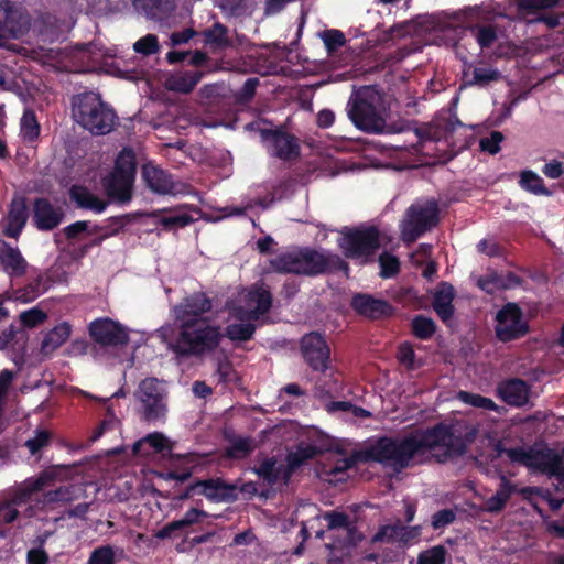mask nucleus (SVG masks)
Here are the masks:
<instances>
[{
    "mask_svg": "<svg viewBox=\"0 0 564 564\" xmlns=\"http://www.w3.org/2000/svg\"><path fill=\"white\" fill-rule=\"evenodd\" d=\"M462 424H440L431 430L416 431L404 437L381 438L372 447L373 458L395 470L421 463L424 455L438 447L453 449L458 447L463 438Z\"/></svg>",
    "mask_w": 564,
    "mask_h": 564,
    "instance_id": "nucleus-1",
    "label": "nucleus"
},
{
    "mask_svg": "<svg viewBox=\"0 0 564 564\" xmlns=\"http://www.w3.org/2000/svg\"><path fill=\"white\" fill-rule=\"evenodd\" d=\"M212 308L209 299L196 293L174 307L175 318L180 325V336L173 343V328L169 325L156 330L158 336L167 343L178 355H200L214 349L220 338L219 328L212 326L202 315Z\"/></svg>",
    "mask_w": 564,
    "mask_h": 564,
    "instance_id": "nucleus-2",
    "label": "nucleus"
},
{
    "mask_svg": "<svg viewBox=\"0 0 564 564\" xmlns=\"http://www.w3.org/2000/svg\"><path fill=\"white\" fill-rule=\"evenodd\" d=\"M55 476L54 470H44L37 476L15 482L0 492L1 538L7 535V524H11L20 518L30 519L35 517L40 503L68 502L74 499L69 487H61L57 490L46 492L42 500L33 501L35 495L54 484Z\"/></svg>",
    "mask_w": 564,
    "mask_h": 564,
    "instance_id": "nucleus-3",
    "label": "nucleus"
},
{
    "mask_svg": "<svg viewBox=\"0 0 564 564\" xmlns=\"http://www.w3.org/2000/svg\"><path fill=\"white\" fill-rule=\"evenodd\" d=\"M55 476L54 470H44L37 476L15 482L0 492L1 538L7 535V524H11L20 518L30 519L35 517L40 503L68 502L74 499L69 487H61L57 490L46 492L42 500L33 501L35 495L54 484Z\"/></svg>",
    "mask_w": 564,
    "mask_h": 564,
    "instance_id": "nucleus-4",
    "label": "nucleus"
},
{
    "mask_svg": "<svg viewBox=\"0 0 564 564\" xmlns=\"http://www.w3.org/2000/svg\"><path fill=\"white\" fill-rule=\"evenodd\" d=\"M272 305L271 293L262 285L242 290L230 304V323L226 335L230 340L246 341L256 330L254 322L267 314Z\"/></svg>",
    "mask_w": 564,
    "mask_h": 564,
    "instance_id": "nucleus-5",
    "label": "nucleus"
},
{
    "mask_svg": "<svg viewBox=\"0 0 564 564\" xmlns=\"http://www.w3.org/2000/svg\"><path fill=\"white\" fill-rule=\"evenodd\" d=\"M297 514L310 513L313 518L308 521H302V530L304 539L312 534L314 531L317 538L323 536V530L315 529V522L323 519L327 523V528L330 531H337L338 536L343 538L333 545H329L330 550H338L340 556L350 555V549L355 547L362 539L364 535L359 532L349 517L343 512L332 511L326 512L323 516L319 514L318 509L315 505H304L296 510Z\"/></svg>",
    "mask_w": 564,
    "mask_h": 564,
    "instance_id": "nucleus-6",
    "label": "nucleus"
},
{
    "mask_svg": "<svg viewBox=\"0 0 564 564\" xmlns=\"http://www.w3.org/2000/svg\"><path fill=\"white\" fill-rule=\"evenodd\" d=\"M383 101L373 87L358 89L349 99L347 113L354 124L366 132H382L384 128Z\"/></svg>",
    "mask_w": 564,
    "mask_h": 564,
    "instance_id": "nucleus-7",
    "label": "nucleus"
},
{
    "mask_svg": "<svg viewBox=\"0 0 564 564\" xmlns=\"http://www.w3.org/2000/svg\"><path fill=\"white\" fill-rule=\"evenodd\" d=\"M73 118L95 134H106L115 126L116 115L95 93L78 95L73 100Z\"/></svg>",
    "mask_w": 564,
    "mask_h": 564,
    "instance_id": "nucleus-8",
    "label": "nucleus"
},
{
    "mask_svg": "<svg viewBox=\"0 0 564 564\" xmlns=\"http://www.w3.org/2000/svg\"><path fill=\"white\" fill-rule=\"evenodd\" d=\"M135 175L134 154L123 149L115 164L113 171L102 178V186L112 199L126 203L131 199L132 186Z\"/></svg>",
    "mask_w": 564,
    "mask_h": 564,
    "instance_id": "nucleus-9",
    "label": "nucleus"
},
{
    "mask_svg": "<svg viewBox=\"0 0 564 564\" xmlns=\"http://www.w3.org/2000/svg\"><path fill=\"white\" fill-rule=\"evenodd\" d=\"M438 223V207L434 200L417 202L405 212L400 223L401 239L412 243Z\"/></svg>",
    "mask_w": 564,
    "mask_h": 564,
    "instance_id": "nucleus-10",
    "label": "nucleus"
},
{
    "mask_svg": "<svg viewBox=\"0 0 564 564\" xmlns=\"http://www.w3.org/2000/svg\"><path fill=\"white\" fill-rule=\"evenodd\" d=\"M271 267L285 273L317 274L325 270L327 262L323 254L310 249H299L283 252L274 257Z\"/></svg>",
    "mask_w": 564,
    "mask_h": 564,
    "instance_id": "nucleus-11",
    "label": "nucleus"
},
{
    "mask_svg": "<svg viewBox=\"0 0 564 564\" xmlns=\"http://www.w3.org/2000/svg\"><path fill=\"white\" fill-rule=\"evenodd\" d=\"M338 243L347 258L364 263L380 247V235L375 227L348 229L341 232Z\"/></svg>",
    "mask_w": 564,
    "mask_h": 564,
    "instance_id": "nucleus-12",
    "label": "nucleus"
},
{
    "mask_svg": "<svg viewBox=\"0 0 564 564\" xmlns=\"http://www.w3.org/2000/svg\"><path fill=\"white\" fill-rule=\"evenodd\" d=\"M506 454L512 462L531 468H541L564 480V451L557 455L551 451L540 453L532 449L510 448Z\"/></svg>",
    "mask_w": 564,
    "mask_h": 564,
    "instance_id": "nucleus-13",
    "label": "nucleus"
},
{
    "mask_svg": "<svg viewBox=\"0 0 564 564\" xmlns=\"http://www.w3.org/2000/svg\"><path fill=\"white\" fill-rule=\"evenodd\" d=\"M137 397L143 404L144 416L149 421H155L165 415L166 389L162 381L155 378H147L141 381Z\"/></svg>",
    "mask_w": 564,
    "mask_h": 564,
    "instance_id": "nucleus-14",
    "label": "nucleus"
},
{
    "mask_svg": "<svg viewBox=\"0 0 564 564\" xmlns=\"http://www.w3.org/2000/svg\"><path fill=\"white\" fill-rule=\"evenodd\" d=\"M261 139L270 155L283 161H291L300 155L296 138L281 130H263Z\"/></svg>",
    "mask_w": 564,
    "mask_h": 564,
    "instance_id": "nucleus-15",
    "label": "nucleus"
},
{
    "mask_svg": "<svg viewBox=\"0 0 564 564\" xmlns=\"http://www.w3.org/2000/svg\"><path fill=\"white\" fill-rule=\"evenodd\" d=\"M527 324L522 319L520 308L512 303L507 304L497 314L496 333L500 340L508 341L523 335Z\"/></svg>",
    "mask_w": 564,
    "mask_h": 564,
    "instance_id": "nucleus-16",
    "label": "nucleus"
},
{
    "mask_svg": "<svg viewBox=\"0 0 564 564\" xmlns=\"http://www.w3.org/2000/svg\"><path fill=\"white\" fill-rule=\"evenodd\" d=\"M90 336L101 345H123L129 340V330L108 317L97 318L89 324Z\"/></svg>",
    "mask_w": 564,
    "mask_h": 564,
    "instance_id": "nucleus-17",
    "label": "nucleus"
},
{
    "mask_svg": "<svg viewBox=\"0 0 564 564\" xmlns=\"http://www.w3.org/2000/svg\"><path fill=\"white\" fill-rule=\"evenodd\" d=\"M302 354L314 370L324 371L328 366L329 348L325 339L317 333H311L302 338Z\"/></svg>",
    "mask_w": 564,
    "mask_h": 564,
    "instance_id": "nucleus-18",
    "label": "nucleus"
},
{
    "mask_svg": "<svg viewBox=\"0 0 564 564\" xmlns=\"http://www.w3.org/2000/svg\"><path fill=\"white\" fill-rule=\"evenodd\" d=\"M192 489L198 490L200 495L214 502L234 501L237 499L238 492L243 490L235 484L225 482L220 478L197 481L192 486Z\"/></svg>",
    "mask_w": 564,
    "mask_h": 564,
    "instance_id": "nucleus-19",
    "label": "nucleus"
},
{
    "mask_svg": "<svg viewBox=\"0 0 564 564\" xmlns=\"http://www.w3.org/2000/svg\"><path fill=\"white\" fill-rule=\"evenodd\" d=\"M142 177L154 193L177 195L182 192V184L174 182L170 174L151 163L143 166Z\"/></svg>",
    "mask_w": 564,
    "mask_h": 564,
    "instance_id": "nucleus-20",
    "label": "nucleus"
},
{
    "mask_svg": "<svg viewBox=\"0 0 564 564\" xmlns=\"http://www.w3.org/2000/svg\"><path fill=\"white\" fill-rule=\"evenodd\" d=\"M421 535V527H405L397 521L394 524L382 525L373 535V542L408 544Z\"/></svg>",
    "mask_w": 564,
    "mask_h": 564,
    "instance_id": "nucleus-21",
    "label": "nucleus"
},
{
    "mask_svg": "<svg viewBox=\"0 0 564 564\" xmlns=\"http://www.w3.org/2000/svg\"><path fill=\"white\" fill-rule=\"evenodd\" d=\"M26 22L21 12L8 0L0 1V35L17 39L25 31Z\"/></svg>",
    "mask_w": 564,
    "mask_h": 564,
    "instance_id": "nucleus-22",
    "label": "nucleus"
},
{
    "mask_svg": "<svg viewBox=\"0 0 564 564\" xmlns=\"http://www.w3.org/2000/svg\"><path fill=\"white\" fill-rule=\"evenodd\" d=\"M351 305L359 314L371 319L381 318L391 313V306L386 301L367 294L354 296Z\"/></svg>",
    "mask_w": 564,
    "mask_h": 564,
    "instance_id": "nucleus-23",
    "label": "nucleus"
},
{
    "mask_svg": "<svg viewBox=\"0 0 564 564\" xmlns=\"http://www.w3.org/2000/svg\"><path fill=\"white\" fill-rule=\"evenodd\" d=\"M497 391L503 401L516 406L525 404L530 398L529 386L519 379H512L500 383Z\"/></svg>",
    "mask_w": 564,
    "mask_h": 564,
    "instance_id": "nucleus-24",
    "label": "nucleus"
},
{
    "mask_svg": "<svg viewBox=\"0 0 564 564\" xmlns=\"http://www.w3.org/2000/svg\"><path fill=\"white\" fill-rule=\"evenodd\" d=\"M0 264L10 276L23 275L28 267L19 249L2 240H0Z\"/></svg>",
    "mask_w": 564,
    "mask_h": 564,
    "instance_id": "nucleus-25",
    "label": "nucleus"
},
{
    "mask_svg": "<svg viewBox=\"0 0 564 564\" xmlns=\"http://www.w3.org/2000/svg\"><path fill=\"white\" fill-rule=\"evenodd\" d=\"M72 334V326L67 322L59 323L47 332L42 340L40 352L44 357H50L61 346H63Z\"/></svg>",
    "mask_w": 564,
    "mask_h": 564,
    "instance_id": "nucleus-26",
    "label": "nucleus"
},
{
    "mask_svg": "<svg viewBox=\"0 0 564 564\" xmlns=\"http://www.w3.org/2000/svg\"><path fill=\"white\" fill-rule=\"evenodd\" d=\"M26 206L23 199H13L6 218L4 232L9 237H18L26 223Z\"/></svg>",
    "mask_w": 564,
    "mask_h": 564,
    "instance_id": "nucleus-27",
    "label": "nucleus"
},
{
    "mask_svg": "<svg viewBox=\"0 0 564 564\" xmlns=\"http://www.w3.org/2000/svg\"><path fill=\"white\" fill-rule=\"evenodd\" d=\"M62 216L50 202L46 199H37L34 204V221L37 228L50 230L61 223Z\"/></svg>",
    "mask_w": 564,
    "mask_h": 564,
    "instance_id": "nucleus-28",
    "label": "nucleus"
},
{
    "mask_svg": "<svg viewBox=\"0 0 564 564\" xmlns=\"http://www.w3.org/2000/svg\"><path fill=\"white\" fill-rule=\"evenodd\" d=\"M200 79V72L176 73L166 78L165 87L171 91L188 94Z\"/></svg>",
    "mask_w": 564,
    "mask_h": 564,
    "instance_id": "nucleus-29",
    "label": "nucleus"
},
{
    "mask_svg": "<svg viewBox=\"0 0 564 564\" xmlns=\"http://www.w3.org/2000/svg\"><path fill=\"white\" fill-rule=\"evenodd\" d=\"M453 286L447 283H442L434 294L433 307L443 321L449 319L453 315Z\"/></svg>",
    "mask_w": 564,
    "mask_h": 564,
    "instance_id": "nucleus-30",
    "label": "nucleus"
},
{
    "mask_svg": "<svg viewBox=\"0 0 564 564\" xmlns=\"http://www.w3.org/2000/svg\"><path fill=\"white\" fill-rule=\"evenodd\" d=\"M513 491L514 487L512 486V484L506 477H501L499 489L494 496L485 500L484 510L490 513L501 511L505 508L508 500L510 499Z\"/></svg>",
    "mask_w": 564,
    "mask_h": 564,
    "instance_id": "nucleus-31",
    "label": "nucleus"
},
{
    "mask_svg": "<svg viewBox=\"0 0 564 564\" xmlns=\"http://www.w3.org/2000/svg\"><path fill=\"white\" fill-rule=\"evenodd\" d=\"M70 196L79 207L91 209L98 214L106 209V203L83 186H73Z\"/></svg>",
    "mask_w": 564,
    "mask_h": 564,
    "instance_id": "nucleus-32",
    "label": "nucleus"
},
{
    "mask_svg": "<svg viewBox=\"0 0 564 564\" xmlns=\"http://www.w3.org/2000/svg\"><path fill=\"white\" fill-rule=\"evenodd\" d=\"M149 445L154 452H163L169 447L166 437L161 433H151L142 440H139L133 444L132 452L134 455L148 456L150 452L144 447Z\"/></svg>",
    "mask_w": 564,
    "mask_h": 564,
    "instance_id": "nucleus-33",
    "label": "nucleus"
},
{
    "mask_svg": "<svg viewBox=\"0 0 564 564\" xmlns=\"http://www.w3.org/2000/svg\"><path fill=\"white\" fill-rule=\"evenodd\" d=\"M204 42L215 48H226L231 45L228 36V29L219 22L213 24L212 28L203 32Z\"/></svg>",
    "mask_w": 564,
    "mask_h": 564,
    "instance_id": "nucleus-34",
    "label": "nucleus"
},
{
    "mask_svg": "<svg viewBox=\"0 0 564 564\" xmlns=\"http://www.w3.org/2000/svg\"><path fill=\"white\" fill-rule=\"evenodd\" d=\"M457 399L465 404L487 411H495L500 415H502L506 412L505 408L497 405L491 399L482 397L480 394L470 393L467 391H459L457 393Z\"/></svg>",
    "mask_w": 564,
    "mask_h": 564,
    "instance_id": "nucleus-35",
    "label": "nucleus"
},
{
    "mask_svg": "<svg viewBox=\"0 0 564 564\" xmlns=\"http://www.w3.org/2000/svg\"><path fill=\"white\" fill-rule=\"evenodd\" d=\"M519 184L521 188L534 195H551V192L544 186L542 177L533 171H522L520 174Z\"/></svg>",
    "mask_w": 564,
    "mask_h": 564,
    "instance_id": "nucleus-36",
    "label": "nucleus"
},
{
    "mask_svg": "<svg viewBox=\"0 0 564 564\" xmlns=\"http://www.w3.org/2000/svg\"><path fill=\"white\" fill-rule=\"evenodd\" d=\"M40 134V124L35 113L31 109H25L20 120V137L25 142H33Z\"/></svg>",
    "mask_w": 564,
    "mask_h": 564,
    "instance_id": "nucleus-37",
    "label": "nucleus"
},
{
    "mask_svg": "<svg viewBox=\"0 0 564 564\" xmlns=\"http://www.w3.org/2000/svg\"><path fill=\"white\" fill-rule=\"evenodd\" d=\"M321 452V447L316 444L301 443L294 452H291L288 456V464L290 468L300 466L307 459L313 458L317 453Z\"/></svg>",
    "mask_w": 564,
    "mask_h": 564,
    "instance_id": "nucleus-38",
    "label": "nucleus"
},
{
    "mask_svg": "<svg viewBox=\"0 0 564 564\" xmlns=\"http://www.w3.org/2000/svg\"><path fill=\"white\" fill-rule=\"evenodd\" d=\"M256 448V443L249 437L237 436L230 441L227 448V455L231 458L240 459L248 456Z\"/></svg>",
    "mask_w": 564,
    "mask_h": 564,
    "instance_id": "nucleus-39",
    "label": "nucleus"
},
{
    "mask_svg": "<svg viewBox=\"0 0 564 564\" xmlns=\"http://www.w3.org/2000/svg\"><path fill=\"white\" fill-rule=\"evenodd\" d=\"M256 473L269 485H273L280 479L281 476L286 477V471L282 465H276L274 459L264 460L257 469Z\"/></svg>",
    "mask_w": 564,
    "mask_h": 564,
    "instance_id": "nucleus-40",
    "label": "nucleus"
},
{
    "mask_svg": "<svg viewBox=\"0 0 564 564\" xmlns=\"http://www.w3.org/2000/svg\"><path fill=\"white\" fill-rule=\"evenodd\" d=\"M158 217V224L161 225L165 229H176V228H183L187 226L189 223H192V217L184 213H175V212H169L164 215H156Z\"/></svg>",
    "mask_w": 564,
    "mask_h": 564,
    "instance_id": "nucleus-41",
    "label": "nucleus"
},
{
    "mask_svg": "<svg viewBox=\"0 0 564 564\" xmlns=\"http://www.w3.org/2000/svg\"><path fill=\"white\" fill-rule=\"evenodd\" d=\"M318 37L323 41L328 55L335 53L346 43L345 34L337 29H329L318 33Z\"/></svg>",
    "mask_w": 564,
    "mask_h": 564,
    "instance_id": "nucleus-42",
    "label": "nucleus"
},
{
    "mask_svg": "<svg viewBox=\"0 0 564 564\" xmlns=\"http://www.w3.org/2000/svg\"><path fill=\"white\" fill-rule=\"evenodd\" d=\"M445 557L446 549L442 545H436L421 552L417 557V564H444Z\"/></svg>",
    "mask_w": 564,
    "mask_h": 564,
    "instance_id": "nucleus-43",
    "label": "nucleus"
},
{
    "mask_svg": "<svg viewBox=\"0 0 564 564\" xmlns=\"http://www.w3.org/2000/svg\"><path fill=\"white\" fill-rule=\"evenodd\" d=\"M501 74L491 67H476L473 70V79L469 82V84H476V85H487L491 82H496L500 79Z\"/></svg>",
    "mask_w": 564,
    "mask_h": 564,
    "instance_id": "nucleus-44",
    "label": "nucleus"
},
{
    "mask_svg": "<svg viewBox=\"0 0 564 564\" xmlns=\"http://www.w3.org/2000/svg\"><path fill=\"white\" fill-rule=\"evenodd\" d=\"M133 50L138 54L145 56L155 54L160 50L158 37L153 34H147L133 44Z\"/></svg>",
    "mask_w": 564,
    "mask_h": 564,
    "instance_id": "nucleus-45",
    "label": "nucleus"
},
{
    "mask_svg": "<svg viewBox=\"0 0 564 564\" xmlns=\"http://www.w3.org/2000/svg\"><path fill=\"white\" fill-rule=\"evenodd\" d=\"M87 564H115V550L110 545H104L95 549Z\"/></svg>",
    "mask_w": 564,
    "mask_h": 564,
    "instance_id": "nucleus-46",
    "label": "nucleus"
},
{
    "mask_svg": "<svg viewBox=\"0 0 564 564\" xmlns=\"http://www.w3.org/2000/svg\"><path fill=\"white\" fill-rule=\"evenodd\" d=\"M412 328L416 337L426 339L434 333L435 325L431 318L417 316L412 322Z\"/></svg>",
    "mask_w": 564,
    "mask_h": 564,
    "instance_id": "nucleus-47",
    "label": "nucleus"
},
{
    "mask_svg": "<svg viewBox=\"0 0 564 564\" xmlns=\"http://www.w3.org/2000/svg\"><path fill=\"white\" fill-rule=\"evenodd\" d=\"M51 434L45 430H37L33 437L25 442V446L32 455L37 454L50 443Z\"/></svg>",
    "mask_w": 564,
    "mask_h": 564,
    "instance_id": "nucleus-48",
    "label": "nucleus"
},
{
    "mask_svg": "<svg viewBox=\"0 0 564 564\" xmlns=\"http://www.w3.org/2000/svg\"><path fill=\"white\" fill-rule=\"evenodd\" d=\"M46 288L42 285L41 280H37L34 284H30L26 288L18 291L17 300L28 303L37 299L41 294L44 293Z\"/></svg>",
    "mask_w": 564,
    "mask_h": 564,
    "instance_id": "nucleus-49",
    "label": "nucleus"
},
{
    "mask_svg": "<svg viewBox=\"0 0 564 564\" xmlns=\"http://www.w3.org/2000/svg\"><path fill=\"white\" fill-rule=\"evenodd\" d=\"M46 318H47L46 313L37 307H33L28 311H24L20 315L21 323L26 327H35V326L42 324Z\"/></svg>",
    "mask_w": 564,
    "mask_h": 564,
    "instance_id": "nucleus-50",
    "label": "nucleus"
},
{
    "mask_svg": "<svg viewBox=\"0 0 564 564\" xmlns=\"http://www.w3.org/2000/svg\"><path fill=\"white\" fill-rule=\"evenodd\" d=\"M379 263L381 268L380 274L383 278H390L399 271V260L390 253H382L379 258Z\"/></svg>",
    "mask_w": 564,
    "mask_h": 564,
    "instance_id": "nucleus-51",
    "label": "nucleus"
},
{
    "mask_svg": "<svg viewBox=\"0 0 564 564\" xmlns=\"http://www.w3.org/2000/svg\"><path fill=\"white\" fill-rule=\"evenodd\" d=\"M500 276L501 274L497 272H488L485 276L477 280V285L485 292L492 294L498 290H502V288H500Z\"/></svg>",
    "mask_w": 564,
    "mask_h": 564,
    "instance_id": "nucleus-52",
    "label": "nucleus"
},
{
    "mask_svg": "<svg viewBox=\"0 0 564 564\" xmlns=\"http://www.w3.org/2000/svg\"><path fill=\"white\" fill-rule=\"evenodd\" d=\"M474 32L481 48L490 47L497 39L496 31L491 26H480L475 29Z\"/></svg>",
    "mask_w": 564,
    "mask_h": 564,
    "instance_id": "nucleus-53",
    "label": "nucleus"
},
{
    "mask_svg": "<svg viewBox=\"0 0 564 564\" xmlns=\"http://www.w3.org/2000/svg\"><path fill=\"white\" fill-rule=\"evenodd\" d=\"M503 140V135L499 131H494L489 137L480 140V148L490 154H496L500 150V143Z\"/></svg>",
    "mask_w": 564,
    "mask_h": 564,
    "instance_id": "nucleus-54",
    "label": "nucleus"
},
{
    "mask_svg": "<svg viewBox=\"0 0 564 564\" xmlns=\"http://www.w3.org/2000/svg\"><path fill=\"white\" fill-rule=\"evenodd\" d=\"M119 424L118 419L115 415L113 410L110 405L107 406V416L99 425L96 434L94 435V440H97L102 434L107 433L108 431H115Z\"/></svg>",
    "mask_w": 564,
    "mask_h": 564,
    "instance_id": "nucleus-55",
    "label": "nucleus"
},
{
    "mask_svg": "<svg viewBox=\"0 0 564 564\" xmlns=\"http://www.w3.org/2000/svg\"><path fill=\"white\" fill-rule=\"evenodd\" d=\"M45 539H41L40 546L32 547L28 551L26 562L28 564H47L48 563V554L43 549V544Z\"/></svg>",
    "mask_w": 564,
    "mask_h": 564,
    "instance_id": "nucleus-56",
    "label": "nucleus"
},
{
    "mask_svg": "<svg viewBox=\"0 0 564 564\" xmlns=\"http://www.w3.org/2000/svg\"><path fill=\"white\" fill-rule=\"evenodd\" d=\"M560 3V0H519V8L522 10L551 9Z\"/></svg>",
    "mask_w": 564,
    "mask_h": 564,
    "instance_id": "nucleus-57",
    "label": "nucleus"
},
{
    "mask_svg": "<svg viewBox=\"0 0 564 564\" xmlns=\"http://www.w3.org/2000/svg\"><path fill=\"white\" fill-rule=\"evenodd\" d=\"M124 0H93L91 10L98 13H106L119 9Z\"/></svg>",
    "mask_w": 564,
    "mask_h": 564,
    "instance_id": "nucleus-58",
    "label": "nucleus"
},
{
    "mask_svg": "<svg viewBox=\"0 0 564 564\" xmlns=\"http://www.w3.org/2000/svg\"><path fill=\"white\" fill-rule=\"evenodd\" d=\"M398 358L400 362L409 369H414L416 367L414 359V350L412 346L408 343H404L400 346Z\"/></svg>",
    "mask_w": 564,
    "mask_h": 564,
    "instance_id": "nucleus-59",
    "label": "nucleus"
},
{
    "mask_svg": "<svg viewBox=\"0 0 564 564\" xmlns=\"http://www.w3.org/2000/svg\"><path fill=\"white\" fill-rule=\"evenodd\" d=\"M542 172L549 178L556 180L564 174V163L556 160L550 161L545 163Z\"/></svg>",
    "mask_w": 564,
    "mask_h": 564,
    "instance_id": "nucleus-60",
    "label": "nucleus"
},
{
    "mask_svg": "<svg viewBox=\"0 0 564 564\" xmlns=\"http://www.w3.org/2000/svg\"><path fill=\"white\" fill-rule=\"evenodd\" d=\"M455 519V514L453 511L448 509L441 510L436 512L432 518V527L434 529L443 528L449 523H452Z\"/></svg>",
    "mask_w": 564,
    "mask_h": 564,
    "instance_id": "nucleus-61",
    "label": "nucleus"
},
{
    "mask_svg": "<svg viewBox=\"0 0 564 564\" xmlns=\"http://www.w3.org/2000/svg\"><path fill=\"white\" fill-rule=\"evenodd\" d=\"M354 463L352 458H341L333 467L325 469V474L333 476L336 480L340 479L338 476L349 469Z\"/></svg>",
    "mask_w": 564,
    "mask_h": 564,
    "instance_id": "nucleus-62",
    "label": "nucleus"
},
{
    "mask_svg": "<svg viewBox=\"0 0 564 564\" xmlns=\"http://www.w3.org/2000/svg\"><path fill=\"white\" fill-rule=\"evenodd\" d=\"M205 516H206V513L203 510L192 508L184 514V517L182 519L176 520V521H177L180 528L184 529L188 525H192V524L198 522L199 519Z\"/></svg>",
    "mask_w": 564,
    "mask_h": 564,
    "instance_id": "nucleus-63",
    "label": "nucleus"
},
{
    "mask_svg": "<svg viewBox=\"0 0 564 564\" xmlns=\"http://www.w3.org/2000/svg\"><path fill=\"white\" fill-rule=\"evenodd\" d=\"M195 35V31L186 29L181 32H174L171 35V42L173 45H180L188 42Z\"/></svg>",
    "mask_w": 564,
    "mask_h": 564,
    "instance_id": "nucleus-64",
    "label": "nucleus"
}]
</instances>
